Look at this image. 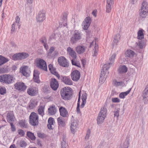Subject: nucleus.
<instances>
[{"mask_svg":"<svg viewBox=\"0 0 148 148\" xmlns=\"http://www.w3.org/2000/svg\"><path fill=\"white\" fill-rule=\"evenodd\" d=\"M116 56V54H113L110 58V62L108 64H105L102 67L99 79V82H101L102 83L106 80L107 77V75H106V73L110 68V65L114 63Z\"/></svg>","mask_w":148,"mask_h":148,"instance_id":"f257e3e1","label":"nucleus"},{"mask_svg":"<svg viewBox=\"0 0 148 148\" xmlns=\"http://www.w3.org/2000/svg\"><path fill=\"white\" fill-rule=\"evenodd\" d=\"M72 90L69 87H64L61 90L60 94L62 99L65 100H70L73 94Z\"/></svg>","mask_w":148,"mask_h":148,"instance_id":"f03ea898","label":"nucleus"},{"mask_svg":"<svg viewBox=\"0 0 148 148\" xmlns=\"http://www.w3.org/2000/svg\"><path fill=\"white\" fill-rule=\"evenodd\" d=\"M15 78L12 75L9 74L2 75L0 76V82L7 84H10L14 82Z\"/></svg>","mask_w":148,"mask_h":148,"instance_id":"7ed1b4c3","label":"nucleus"},{"mask_svg":"<svg viewBox=\"0 0 148 148\" xmlns=\"http://www.w3.org/2000/svg\"><path fill=\"white\" fill-rule=\"evenodd\" d=\"M82 34L78 30H75L72 35L70 39V42L72 44L76 43L82 39Z\"/></svg>","mask_w":148,"mask_h":148,"instance_id":"20e7f679","label":"nucleus"},{"mask_svg":"<svg viewBox=\"0 0 148 148\" xmlns=\"http://www.w3.org/2000/svg\"><path fill=\"white\" fill-rule=\"evenodd\" d=\"M29 123L33 126H37L39 123V117L37 114L34 112H32L29 117Z\"/></svg>","mask_w":148,"mask_h":148,"instance_id":"39448f33","label":"nucleus"},{"mask_svg":"<svg viewBox=\"0 0 148 148\" xmlns=\"http://www.w3.org/2000/svg\"><path fill=\"white\" fill-rule=\"evenodd\" d=\"M140 11V16L143 18H145L148 12V5L147 2L145 1L143 2Z\"/></svg>","mask_w":148,"mask_h":148,"instance_id":"423d86ee","label":"nucleus"},{"mask_svg":"<svg viewBox=\"0 0 148 148\" xmlns=\"http://www.w3.org/2000/svg\"><path fill=\"white\" fill-rule=\"evenodd\" d=\"M38 68L45 71H47V67L46 62L44 60L40 59L36 62Z\"/></svg>","mask_w":148,"mask_h":148,"instance_id":"0eeeda50","label":"nucleus"},{"mask_svg":"<svg viewBox=\"0 0 148 148\" xmlns=\"http://www.w3.org/2000/svg\"><path fill=\"white\" fill-rule=\"evenodd\" d=\"M58 62L60 65L65 67H68L69 66V63L67 60L64 56L58 58Z\"/></svg>","mask_w":148,"mask_h":148,"instance_id":"6e6552de","label":"nucleus"},{"mask_svg":"<svg viewBox=\"0 0 148 148\" xmlns=\"http://www.w3.org/2000/svg\"><path fill=\"white\" fill-rule=\"evenodd\" d=\"M46 18L45 13L44 10L40 11L36 17L37 22L39 23L42 22L45 20Z\"/></svg>","mask_w":148,"mask_h":148,"instance_id":"1a4fd4ad","label":"nucleus"},{"mask_svg":"<svg viewBox=\"0 0 148 148\" xmlns=\"http://www.w3.org/2000/svg\"><path fill=\"white\" fill-rule=\"evenodd\" d=\"M71 77L72 79L74 81H77L80 78V72L77 70L73 71L71 72Z\"/></svg>","mask_w":148,"mask_h":148,"instance_id":"9d476101","label":"nucleus"},{"mask_svg":"<svg viewBox=\"0 0 148 148\" xmlns=\"http://www.w3.org/2000/svg\"><path fill=\"white\" fill-rule=\"evenodd\" d=\"M91 22L90 18L89 17H86L82 23V26H83V29L87 30L88 29Z\"/></svg>","mask_w":148,"mask_h":148,"instance_id":"9b49d317","label":"nucleus"},{"mask_svg":"<svg viewBox=\"0 0 148 148\" xmlns=\"http://www.w3.org/2000/svg\"><path fill=\"white\" fill-rule=\"evenodd\" d=\"M50 84L51 87L53 90H57L59 86V84L58 81L56 79L51 78Z\"/></svg>","mask_w":148,"mask_h":148,"instance_id":"f8f14e48","label":"nucleus"},{"mask_svg":"<svg viewBox=\"0 0 148 148\" xmlns=\"http://www.w3.org/2000/svg\"><path fill=\"white\" fill-rule=\"evenodd\" d=\"M14 86L16 89L21 91H24L27 88V86L23 82H17L14 84Z\"/></svg>","mask_w":148,"mask_h":148,"instance_id":"ddd939ff","label":"nucleus"},{"mask_svg":"<svg viewBox=\"0 0 148 148\" xmlns=\"http://www.w3.org/2000/svg\"><path fill=\"white\" fill-rule=\"evenodd\" d=\"M27 93L32 96H35L37 93V88L35 87H31L27 90Z\"/></svg>","mask_w":148,"mask_h":148,"instance_id":"4468645a","label":"nucleus"},{"mask_svg":"<svg viewBox=\"0 0 148 148\" xmlns=\"http://www.w3.org/2000/svg\"><path fill=\"white\" fill-rule=\"evenodd\" d=\"M60 80L66 84L68 85L72 84V81L69 77L61 76Z\"/></svg>","mask_w":148,"mask_h":148,"instance_id":"2eb2a0df","label":"nucleus"},{"mask_svg":"<svg viewBox=\"0 0 148 148\" xmlns=\"http://www.w3.org/2000/svg\"><path fill=\"white\" fill-rule=\"evenodd\" d=\"M67 51L69 54L72 57L73 59L77 58V54L73 48L70 47H69L67 48Z\"/></svg>","mask_w":148,"mask_h":148,"instance_id":"dca6fc26","label":"nucleus"},{"mask_svg":"<svg viewBox=\"0 0 148 148\" xmlns=\"http://www.w3.org/2000/svg\"><path fill=\"white\" fill-rule=\"evenodd\" d=\"M86 47L83 45H78L75 47V51L78 54H80L84 53Z\"/></svg>","mask_w":148,"mask_h":148,"instance_id":"f3484780","label":"nucleus"},{"mask_svg":"<svg viewBox=\"0 0 148 148\" xmlns=\"http://www.w3.org/2000/svg\"><path fill=\"white\" fill-rule=\"evenodd\" d=\"M59 111L60 115L64 117H66L68 116V112L66 109L62 107L59 108Z\"/></svg>","mask_w":148,"mask_h":148,"instance_id":"a211bd4d","label":"nucleus"},{"mask_svg":"<svg viewBox=\"0 0 148 148\" xmlns=\"http://www.w3.org/2000/svg\"><path fill=\"white\" fill-rule=\"evenodd\" d=\"M48 110V113L51 115L55 114L57 111V109L54 105L50 106Z\"/></svg>","mask_w":148,"mask_h":148,"instance_id":"6ab92c4d","label":"nucleus"},{"mask_svg":"<svg viewBox=\"0 0 148 148\" xmlns=\"http://www.w3.org/2000/svg\"><path fill=\"white\" fill-rule=\"evenodd\" d=\"M106 117L105 116L101 115V114H99L97 119V124L99 125L102 124L104 122Z\"/></svg>","mask_w":148,"mask_h":148,"instance_id":"aec40b11","label":"nucleus"},{"mask_svg":"<svg viewBox=\"0 0 148 148\" xmlns=\"http://www.w3.org/2000/svg\"><path fill=\"white\" fill-rule=\"evenodd\" d=\"M13 115L11 112H8L7 114L6 119L8 122L10 124L14 123V121L13 119Z\"/></svg>","mask_w":148,"mask_h":148,"instance_id":"412c9836","label":"nucleus"},{"mask_svg":"<svg viewBox=\"0 0 148 148\" xmlns=\"http://www.w3.org/2000/svg\"><path fill=\"white\" fill-rule=\"evenodd\" d=\"M48 124H47V127L48 128L49 130H53V127L52 125H53V123H55L54 120L53 118L50 117L48 120Z\"/></svg>","mask_w":148,"mask_h":148,"instance_id":"4be33fe9","label":"nucleus"},{"mask_svg":"<svg viewBox=\"0 0 148 148\" xmlns=\"http://www.w3.org/2000/svg\"><path fill=\"white\" fill-rule=\"evenodd\" d=\"M127 71V68L125 65L121 66H119L118 71L120 74L126 73Z\"/></svg>","mask_w":148,"mask_h":148,"instance_id":"5701e85b","label":"nucleus"},{"mask_svg":"<svg viewBox=\"0 0 148 148\" xmlns=\"http://www.w3.org/2000/svg\"><path fill=\"white\" fill-rule=\"evenodd\" d=\"M38 102L35 100L32 99L30 102L29 108L30 109H33L37 105Z\"/></svg>","mask_w":148,"mask_h":148,"instance_id":"b1692460","label":"nucleus"},{"mask_svg":"<svg viewBox=\"0 0 148 148\" xmlns=\"http://www.w3.org/2000/svg\"><path fill=\"white\" fill-rule=\"evenodd\" d=\"M142 96L144 100H146L148 97V87H147L143 91Z\"/></svg>","mask_w":148,"mask_h":148,"instance_id":"393cba45","label":"nucleus"},{"mask_svg":"<svg viewBox=\"0 0 148 148\" xmlns=\"http://www.w3.org/2000/svg\"><path fill=\"white\" fill-rule=\"evenodd\" d=\"M71 62L72 65L78 67H81V65L79 62L77 60V58L73 59L71 60Z\"/></svg>","mask_w":148,"mask_h":148,"instance_id":"a878e982","label":"nucleus"},{"mask_svg":"<svg viewBox=\"0 0 148 148\" xmlns=\"http://www.w3.org/2000/svg\"><path fill=\"white\" fill-rule=\"evenodd\" d=\"M66 141V136H64L62 138V148H67L68 146V144Z\"/></svg>","mask_w":148,"mask_h":148,"instance_id":"bb28decb","label":"nucleus"},{"mask_svg":"<svg viewBox=\"0 0 148 148\" xmlns=\"http://www.w3.org/2000/svg\"><path fill=\"white\" fill-rule=\"evenodd\" d=\"M135 54V52L131 50H128L125 52L126 56L127 57L130 58L133 57Z\"/></svg>","mask_w":148,"mask_h":148,"instance_id":"cd10ccee","label":"nucleus"},{"mask_svg":"<svg viewBox=\"0 0 148 148\" xmlns=\"http://www.w3.org/2000/svg\"><path fill=\"white\" fill-rule=\"evenodd\" d=\"M78 124L76 121L73 122L71 124V129L72 132H74L75 130L78 127Z\"/></svg>","mask_w":148,"mask_h":148,"instance_id":"c85d7f7f","label":"nucleus"},{"mask_svg":"<svg viewBox=\"0 0 148 148\" xmlns=\"http://www.w3.org/2000/svg\"><path fill=\"white\" fill-rule=\"evenodd\" d=\"M27 136L32 140H34L36 139V137L34 134L29 131H27Z\"/></svg>","mask_w":148,"mask_h":148,"instance_id":"c756f323","label":"nucleus"},{"mask_svg":"<svg viewBox=\"0 0 148 148\" xmlns=\"http://www.w3.org/2000/svg\"><path fill=\"white\" fill-rule=\"evenodd\" d=\"M44 107L42 106H39L38 109V114L42 116H43L44 115Z\"/></svg>","mask_w":148,"mask_h":148,"instance_id":"7c9ffc66","label":"nucleus"},{"mask_svg":"<svg viewBox=\"0 0 148 148\" xmlns=\"http://www.w3.org/2000/svg\"><path fill=\"white\" fill-rule=\"evenodd\" d=\"M8 72V66H4L3 67L0 66V74L6 73Z\"/></svg>","mask_w":148,"mask_h":148,"instance_id":"2f4dec72","label":"nucleus"},{"mask_svg":"<svg viewBox=\"0 0 148 148\" xmlns=\"http://www.w3.org/2000/svg\"><path fill=\"white\" fill-rule=\"evenodd\" d=\"M136 44L140 49H142L145 46L146 42L144 40H141L138 43H136Z\"/></svg>","mask_w":148,"mask_h":148,"instance_id":"473e14b6","label":"nucleus"},{"mask_svg":"<svg viewBox=\"0 0 148 148\" xmlns=\"http://www.w3.org/2000/svg\"><path fill=\"white\" fill-rule=\"evenodd\" d=\"M12 58L14 60H21V53L14 54L12 56Z\"/></svg>","mask_w":148,"mask_h":148,"instance_id":"72a5a7b5","label":"nucleus"},{"mask_svg":"<svg viewBox=\"0 0 148 148\" xmlns=\"http://www.w3.org/2000/svg\"><path fill=\"white\" fill-rule=\"evenodd\" d=\"M59 125L60 126H64L65 125L64 121L63 120V118L61 117H59L57 119Z\"/></svg>","mask_w":148,"mask_h":148,"instance_id":"f704fd0d","label":"nucleus"},{"mask_svg":"<svg viewBox=\"0 0 148 148\" xmlns=\"http://www.w3.org/2000/svg\"><path fill=\"white\" fill-rule=\"evenodd\" d=\"M8 61L7 58L1 56H0V66L5 63Z\"/></svg>","mask_w":148,"mask_h":148,"instance_id":"c9c22d12","label":"nucleus"},{"mask_svg":"<svg viewBox=\"0 0 148 148\" xmlns=\"http://www.w3.org/2000/svg\"><path fill=\"white\" fill-rule=\"evenodd\" d=\"M113 3L110 2L109 1L107 2V4L106 6V12H107L109 13L110 12L111 10V6Z\"/></svg>","mask_w":148,"mask_h":148,"instance_id":"e433bc0d","label":"nucleus"},{"mask_svg":"<svg viewBox=\"0 0 148 148\" xmlns=\"http://www.w3.org/2000/svg\"><path fill=\"white\" fill-rule=\"evenodd\" d=\"M107 113V110L106 108L104 107H103L101 108V110L99 114H101V115L103 116H106Z\"/></svg>","mask_w":148,"mask_h":148,"instance_id":"4c0bfd02","label":"nucleus"},{"mask_svg":"<svg viewBox=\"0 0 148 148\" xmlns=\"http://www.w3.org/2000/svg\"><path fill=\"white\" fill-rule=\"evenodd\" d=\"M22 73L24 76H28L29 75V74L27 71V69L25 67H23L22 69Z\"/></svg>","mask_w":148,"mask_h":148,"instance_id":"58836bf2","label":"nucleus"},{"mask_svg":"<svg viewBox=\"0 0 148 148\" xmlns=\"http://www.w3.org/2000/svg\"><path fill=\"white\" fill-rule=\"evenodd\" d=\"M19 124L22 128H27L28 126L25 123L24 121L23 120H20L19 122Z\"/></svg>","mask_w":148,"mask_h":148,"instance_id":"ea45409f","label":"nucleus"},{"mask_svg":"<svg viewBox=\"0 0 148 148\" xmlns=\"http://www.w3.org/2000/svg\"><path fill=\"white\" fill-rule=\"evenodd\" d=\"M144 34L142 30H139L138 32V38L141 40L144 38Z\"/></svg>","mask_w":148,"mask_h":148,"instance_id":"a19ab883","label":"nucleus"},{"mask_svg":"<svg viewBox=\"0 0 148 148\" xmlns=\"http://www.w3.org/2000/svg\"><path fill=\"white\" fill-rule=\"evenodd\" d=\"M121 38V36L119 34H117L114 37V42L116 45L119 42V41L120 40Z\"/></svg>","mask_w":148,"mask_h":148,"instance_id":"79ce46f5","label":"nucleus"},{"mask_svg":"<svg viewBox=\"0 0 148 148\" xmlns=\"http://www.w3.org/2000/svg\"><path fill=\"white\" fill-rule=\"evenodd\" d=\"M120 109L119 108H115L114 112V117H116L117 119H118L120 112Z\"/></svg>","mask_w":148,"mask_h":148,"instance_id":"37998d69","label":"nucleus"},{"mask_svg":"<svg viewBox=\"0 0 148 148\" xmlns=\"http://www.w3.org/2000/svg\"><path fill=\"white\" fill-rule=\"evenodd\" d=\"M48 67L49 70L52 74H54V72H56V69L53 67L52 65L50 64L48 66Z\"/></svg>","mask_w":148,"mask_h":148,"instance_id":"c03bdc74","label":"nucleus"},{"mask_svg":"<svg viewBox=\"0 0 148 148\" xmlns=\"http://www.w3.org/2000/svg\"><path fill=\"white\" fill-rule=\"evenodd\" d=\"M21 60L27 58L29 56L28 54L25 53H21Z\"/></svg>","mask_w":148,"mask_h":148,"instance_id":"a18cd8bd","label":"nucleus"},{"mask_svg":"<svg viewBox=\"0 0 148 148\" xmlns=\"http://www.w3.org/2000/svg\"><path fill=\"white\" fill-rule=\"evenodd\" d=\"M67 15L65 13L63 14L62 18L63 23L65 24L64 25L65 26H66L65 25H67Z\"/></svg>","mask_w":148,"mask_h":148,"instance_id":"49530a36","label":"nucleus"},{"mask_svg":"<svg viewBox=\"0 0 148 148\" xmlns=\"http://www.w3.org/2000/svg\"><path fill=\"white\" fill-rule=\"evenodd\" d=\"M91 131L90 129H88L87 132L86 136L85 137V139L86 140H88L89 139L91 134Z\"/></svg>","mask_w":148,"mask_h":148,"instance_id":"de8ad7c7","label":"nucleus"},{"mask_svg":"<svg viewBox=\"0 0 148 148\" xmlns=\"http://www.w3.org/2000/svg\"><path fill=\"white\" fill-rule=\"evenodd\" d=\"M37 135L38 137L41 138H44L46 137L47 136V135L45 134L39 132L37 133Z\"/></svg>","mask_w":148,"mask_h":148,"instance_id":"09e8293b","label":"nucleus"},{"mask_svg":"<svg viewBox=\"0 0 148 148\" xmlns=\"http://www.w3.org/2000/svg\"><path fill=\"white\" fill-rule=\"evenodd\" d=\"M18 134L21 137L24 136L25 135V132L22 130L19 129L18 130Z\"/></svg>","mask_w":148,"mask_h":148,"instance_id":"8fccbe9b","label":"nucleus"},{"mask_svg":"<svg viewBox=\"0 0 148 148\" xmlns=\"http://www.w3.org/2000/svg\"><path fill=\"white\" fill-rule=\"evenodd\" d=\"M6 92V89L4 87H1L0 88V94L3 95Z\"/></svg>","mask_w":148,"mask_h":148,"instance_id":"3c124183","label":"nucleus"},{"mask_svg":"<svg viewBox=\"0 0 148 148\" xmlns=\"http://www.w3.org/2000/svg\"><path fill=\"white\" fill-rule=\"evenodd\" d=\"M49 89L50 88L49 87L44 86L43 88V91L45 93H48Z\"/></svg>","mask_w":148,"mask_h":148,"instance_id":"603ef678","label":"nucleus"},{"mask_svg":"<svg viewBox=\"0 0 148 148\" xmlns=\"http://www.w3.org/2000/svg\"><path fill=\"white\" fill-rule=\"evenodd\" d=\"M39 72L37 70H35L34 71L33 76L39 77Z\"/></svg>","mask_w":148,"mask_h":148,"instance_id":"864d4df0","label":"nucleus"},{"mask_svg":"<svg viewBox=\"0 0 148 148\" xmlns=\"http://www.w3.org/2000/svg\"><path fill=\"white\" fill-rule=\"evenodd\" d=\"M114 84L116 86H121L123 83L122 81L118 82L116 80L114 81Z\"/></svg>","mask_w":148,"mask_h":148,"instance_id":"5fc2aeb1","label":"nucleus"},{"mask_svg":"<svg viewBox=\"0 0 148 148\" xmlns=\"http://www.w3.org/2000/svg\"><path fill=\"white\" fill-rule=\"evenodd\" d=\"M112 101L113 103H119L120 101V100L118 98H112Z\"/></svg>","mask_w":148,"mask_h":148,"instance_id":"6e6d98bb","label":"nucleus"},{"mask_svg":"<svg viewBox=\"0 0 148 148\" xmlns=\"http://www.w3.org/2000/svg\"><path fill=\"white\" fill-rule=\"evenodd\" d=\"M33 79L34 82L37 83H39L40 82V80L39 79V77H34Z\"/></svg>","mask_w":148,"mask_h":148,"instance_id":"4d7b16f0","label":"nucleus"},{"mask_svg":"<svg viewBox=\"0 0 148 148\" xmlns=\"http://www.w3.org/2000/svg\"><path fill=\"white\" fill-rule=\"evenodd\" d=\"M87 97V94L85 93L84 94H83L82 97V101H86V99Z\"/></svg>","mask_w":148,"mask_h":148,"instance_id":"13d9d810","label":"nucleus"},{"mask_svg":"<svg viewBox=\"0 0 148 148\" xmlns=\"http://www.w3.org/2000/svg\"><path fill=\"white\" fill-rule=\"evenodd\" d=\"M40 41L43 44L44 43H45V42H46V38L45 37H42L40 39Z\"/></svg>","mask_w":148,"mask_h":148,"instance_id":"bf43d9fd","label":"nucleus"},{"mask_svg":"<svg viewBox=\"0 0 148 148\" xmlns=\"http://www.w3.org/2000/svg\"><path fill=\"white\" fill-rule=\"evenodd\" d=\"M129 144V143L128 141H126L124 143L123 147L124 148H128Z\"/></svg>","mask_w":148,"mask_h":148,"instance_id":"052dcab7","label":"nucleus"},{"mask_svg":"<svg viewBox=\"0 0 148 148\" xmlns=\"http://www.w3.org/2000/svg\"><path fill=\"white\" fill-rule=\"evenodd\" d=\"M13 123H10V125L11 126V130L13 132L15 131L16 130L15 127Z\"/></svg>","mask_w":148,"mask_h":148,"instance_id":"680f3d73","label":"nucleus"},{"mask_svg":"<svg viewBox=\"0 0 148 148\" xmlns=\"http://www.w3.org/2000/svg\"><path fill=\"white\" fill-rule=\"evenodd\" d=\"M27 145L26 143L24 141H22L20 144V146L21 147H24Z\"/></svg>","mask_w":148,"mask_h":148,"instance_id":"e2e57ef3","label":"nucleus"},{"mask_svg":"<svg viewBox=\"0 0 148 148\" xmlns=\"http://www.w3.org/2000/svg\"><path fill=\"white\" fill-rule=\"evenodd\" d=\"M80 104L77 103V107L76 108L77 112L78 113H80L81 112L80 109L79 108Z\"/></svg>","mask_w":148,"mask_h":148,"instance_id":"0e129e2a","label":"nucleus"},{"mask_svg":"<svg viewBox=\"0 0 148 148\" xmlns=\"http://www.w3.org/2000/svg\"><path fill=\"white\" fill-rule=\"evenodd\" d=\"M55 50L54 47H51L49 50V53H51Z\"/></svg>","mask_w":148,"mask_h":148,"instance_id":"69168bd1","label":"nucleus"},{"mask_svg":"<svg viewBox=\"0 0 148 148\" xmlns=\"http://www.w3.org/2000/svg\"><path fill=\"white\" fill-rule=\"evenodd\" d=\"M20 21V18L18 16H17L16 18V22L18 23V24H19V22Z\"/></svg>","mask_w":148,"mask_h":148,"instance_id":"338daca9","label":"nucleus"},{"mask_svg":"<svg viewBox=\"0 0 148 148\" xmlns=\"http://www.w3.org/2000/svg\"><path fill=\"white\" fill-rule=\"evenodd\" d=\"M131 90V88L130 89L126 91V92H123L125 96L127 95L128 94H129Z\"/></svg>","mask_w":148,"mask_h":148,"instance_id":"774afa93","label":"nucleus"}]
</instances>
